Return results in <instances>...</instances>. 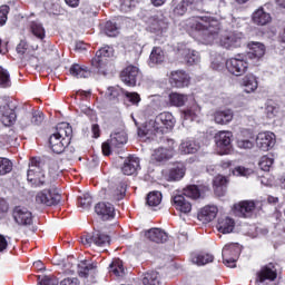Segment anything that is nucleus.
<instances>
[{"instance_id":"f257e3e1","label":"nucleus","mask_w":285,"mask_h":285,"mask_svg":"<svg viewBox=\"0 0 285 285\" xmlns=\"http://www.w3.org/2000/svg\"><path fill=\"white\" fill-rule=\"evenodd\" d=\"M187 27L199 32L204 43H219L226 50L242 48L246 39L239 31H222L219 20L208 16L191 18Z\"/></svg>"},{"instance_id":"f03ea898","label":"nucleus","mask_w":285,"mask_h":285,"mask_svg":"<svg viewBox=\"0 0 285 285\" xmlns=\"http://www.w3.org/2000/svg\"><path fill=\"white\" fill-rule=\"evenodd\" d=\"M27 180L33 188H49L43 189L36 195L37 204H40L41 206H57V204L61 202V194H59V189L55 188L52 180H50V177L43 171L41 159H30Z\"/></svg>"},{"instance_id":"7ed1b4c3","label":"nucleus","mask_w":285,"mask_h":285,"mask_svg":"<svg viewBox=\"0 0 285 285\" xmlns=\"http://www.w3.org/2000/svg\"><path fill=\"white\" fill-rule=\"evenodd\" d=\"M175 128V117L170 112H161L146 122L145 135H164L166 130Z\"/></svg>"},{"instance_id":"20e7f679","label":"nucleus","mask_w":285,"mask_h":285,"mask_svg":"<svg viewBox=\"0 0 285 285\" xmlns=\"http://www.w3.org/2000/svg\"><path fill=\"white\" fill-rule=\"evenodd\" d=\"M225 66L230 72V75H234V77H242L243 75H246L248 72V60H246V57L238 55L234 58H229L226 60Z\"/></svg>"},{"instance_id":"39448f33","label":"nucleus","mask_w":285,"mask_h":285,"mask_svg":"<svg viewBox=\"0 0 285 285\" xmlns=\"http://www.w3.org/2000/svg\"><path fill=\"white\" fill-rule=\"evenodd\" d=\"M125 144H128V135L126 131H116L110 135V139L108 141L102 144V153L108 156L110 155V148H121Z\"/></svg>"},{"instance_id":"423d86ee","label":"nucleus","mask_w":285,"mask_h":285,"mask_svg":"<svg viewBox=\"0 0 285 285\" xmlns=\"http://www.w3.org/2000/svg\"><path fill=\"white\" fill-rule=\"evenodd\" d=\"M115 50L110 46H106L100 48L97 52L95 58L91 60L92 68H97L98 72H104V68L108 63V59L112 57Z\"/></svg>"},{"instance_id":"0eeeda50","label":"nucleus","mask_w":285,"mask_h":285,"mask_svg":"<svg viewBox=\"0 0 285 285\" xmlns=\"http://www.w3.org/2000/svg\"><path fill=\"white\" fill-rule=\"evenodd\" d=\"M168 18L163 13L151 16L147 20L148 30L154 35H164L168 30Z\"/></svg>"},{"instance_id":"6e6552de","label":"nucleus","mask_w":285,"mask_h":285,"mask_svg":"<svg viewBox=\"0 0 285 285\" xmlns=\"http://www.w3.org/2000/svg\"><path fill=\"white\" fill-rule=\"evenodd\" d=\"M259 202L255 200H243L238 204L234 205V213L237 217H244L245 219H249L255 215V209Z\"/></svg>"},{"instance_id":"1a4fd4ad","label":"nucleus","mask_w":285,"mask_h":285,"mask_svg":"<svg viewBox=\"0 0 285 285\" xmlns=\"http://www.w3.org/2000/svg\"><path fill=\"white\" fill-rule=\"evenodd\" d=\"M81 243L85 246H99L100 248H106V246H110V236L102 234L101 232H94L91 235H86L81 238Z\"/></svg>"},{"instance_id":"9d476101","label":"nucleus","mask_w":285,"mask_h":285,"mask_svg":"<svg viewBox=\"0 0 285 285\" xmlns=\"http://www.w3.org/2000/svg\"><path fill=\"white\" fill-rule=\"evenodd\" d=\"M176 51L178 52V57H181L183 61H185L187 66H195V63H199V52L191 50L185 43H178Z\"/></svg>"},{"instance_id":"9b49d317","label":"nucleus","mask_w":285,"mask_h":285,"mask_svg":"<svg viewBox=\"0 0 285 285\" xmlns=\"http://www.w3.org/2000/svg\"><path fill=\"white\" fill-rule=\"evenodd\" d=\"M215 141H216L217 148H220L223 150L220 151V155H228L232 148L233 132L219 131L218 134L215 135Z\"/></svg>"},{"instance_id":"f8f14e48","label":"nucleus","mask_w":285,"mask_h":285,"mask_svg":"<svg viewBox=\"0 0 285 285\" xmlns=\"http://www.w3.org/2000/svg\"><path fill=\"white\" fill-rule=\"evenodd\" d=\"M169 83L174 88H187V86H190V76L184 70L171 71Z\"/></svg>"},{"instance_id":"ddd939ff","label":"nucleus","mask_w":285,"mask_h":285,"mask_svg":"<svg viewBox=\"0 0 285 285\" xmlns=\"http://www.w3.org/2000/svg\"><path fill=\"white\" fill-rule=\"evenodd\" d=\"M13 219L19 226H30L32 224V213L26 207L18 206L13 209Z\"/></svg>"},{"instance_id":"4468645a","label":"nucleus","mask_w":285,"mask_h":285,"mask_svg":"<svg viewBox=\"0 0 285 285\" xmlns=\"http://www.w3.org/2000/svg\"><path fill=\"white\" fill-rule=\"evenodd\" d=\"M256 146L265 153L275 146V134L271 131L259 132L256 137Z\"/></svg>"},{"instance_id":"2eb2a0df","label":"nucleus","mask_w":285,"mask_h":285,"mask_svg":"<svg viewBox=\"0 0 285 285\" xmlns=\"http://www.w3.org/2000/svg\"><path fill=\"white\" fill-rule=\"evenodd\" d=\"M120 78L121 81L126 83V86H137V79H139V68L135 66H128L121 71Z\"/></svg>"},{"instance_id":"dca6fc26","label":"nucleus","mask_w":285,"mask_h":285,"mask_svg":"<svg viewBox=\"0 0 285 285\" xmlns=\"http://www.w3.org/2000/svg\"><path fill=\"white\" fill-rule=\"evenodd\" d=\"M252 21L255 23V26H268V23L273 21V18L271 17V13L264 9V7H259L253 12Z\"/></svg>"},{"instance_id":"f3484780","label":"nucleus","mask_w":285,"mask_h":285,"mask_svg":"<svg viewBox=\"0 0 285 285\" xmlns=\"http://www.w3.org/2000/svg\"><path fill=\"white\" fill-rule=\"evenodd\" d=\"M265 279H269V282H275V279H277V269L273 263L262 267L257 274V282L264 284Z\"/></svg>"},{"instance_id":"a211bd4d","label":"nucleus","mask_w":285,"mask_h":285,"mask_svg":"<svg viewBox=\"0 0 285 285\" xmlns=\"http://www.w3.org/2000/svg\"><path fill=\"white\" fill-rule=\"evenodd\" d=\"M95 210L105 222L115 218V206L110 203H98Z\"/></svg>"},{"instance_id":"6ab92c4d","label":"nucleus","mask_w":285,"mask_h":285,"mask_svg":"<svg viewBox=\"0 0 285 285\" xmlns=\"http://www.w3.org/2000/svg\"><path fill=\"white\" fill-rule=\"evenodd\" d=\"M70 144V138L63 139L59 136H56V134H52L49 138V146L52 150V153H56L57 155H61L63 150H66V146Z\"/></svg>"},{"instance_id":"aec40b11","label":"nucleus","mask_w":285,"mask_h":285,"mask_svg":"<svg viewBox=\"0 0 285 285\" xmlns=\"http://www.w3.org/2000/svg\"><path fill=\"white\" fill-rule=\"evenodd\" d=\"M126 183H119L115 186H109L107 190V198L112 199L114 202H120V199H124L126 197Z\"/></svg>"},{"instance_id":"412c9836","label":"nucleus","mask_w":285,"mask_h":285,"mask_svg":"<svg viewBox=\"0 0 285 285\" xmlns=\"http://www.w3.org/2000/svg\"><path fill=\"white\" fill-rule=\"evenodd\" d=\"M0 115L3 126H12L17 121V114L8 104L0 107Z\"/></svg>"},{"instance_id":"4be33fe9","label":"nucleus","mask_w":285,"mask_h":285,"mask_svg":"<svg viewBox=\"0 0 285 285\" xmlns=\"http://www.w3.org/2000/svg\"><path fill=\"white\" fill-rule=\"evenodd\" d=\"M145 236L149 242H154L155 244L168 242V234L161 228H151L145 233Z\"/></svg>"},{"instance_id":"5701e85b","label":"nucleus","mask_w":285,"mask_h":285,"mask_svg":"<svg viewBox=\"0 0 285 285\" xmlns=\"http://www.w3.org/2000/svg\"><path fill=\"white\" fill-rule=\"evenodd\" d=\"M171 6L174 14L184 17V14L188 12V8L195 6V0H173Z\"/></svg>"},{"instance_id":"b1692460","label":"nucleus","mask_w":285,"mask_h":285,"mask_svg":"<svg viewBox=\"0 0 285 285\" xmlns=\"http://www.w3.org/2000/svg\"><path fill=\"white\" fill-rule=\"evenodd\" d=\"M173 157H175V150L166 147H159L154 150L151 155L153 161H168V159H173Z\"/></svg>"},{"instance_id":"393cba45","label":"nucleus","mask_w":285,"mask_h":285,"mask_svg":"<svg viewBox=\"0 0 285 285\" xmlns=\"http://www.w3.org/2000/svg\"><path fill=\"white\" fill-rule=\"evenodd\" d=\"M234 116L230 109L217 110L214 114V121L219 126H226L233 121Z\"/></svg>"},{"instance_id":"a878e982","label":"nucleus","mask_w":285,"mask_h":285,"mask_svg":"<svg viewBox=\"0 0 285 285\" xmlns=\"http://www.w3.org/2000/svg\"><path fill=\"white\" fill-rule=\"evenodd\" d=\"M174 206L176 210L184 213V215H188V213L193 210V205L186 199V197H184V195L174 196Z\"/></svg>"},{"instance_id":"bb28decb","label":"nucleus","mask_w":285,"mask_h":285,"mask_svg":"<svg viewBox=\"0 0 285 285\" xmlns=\"http://www.w3.org/2000/svg\"><path fill=\"white\" fill-rule=\"evenodd\" d=\"M240 85L243 86L244 91L250 95V92L257 90L259 82H257V77H255V75L249 73L243 77Z\"/></svg>"},{"instance_id":"cd10ccee","label":"nucleus","mask_w":285,"mask_h":285,"mask_svg":"<svg viewBox=\"0 0 285 285\" xmlns=\"http://www.w3.org/2000/svg\"><path fill=\"white\" fill-rule=\"evenodd\" d=\"M218 233H223V235H228V233H233L235 228V220L230 217H220L216 225Z\"/></svg>"},{"instance_id":"c85d7f7f","label":"nucleus","mask_w":285,"mask_h":285,"mask_svg":"<svg viewBox=\"0 0 285 285\" xmlns=\"http://www.w3.org/2000/svg\"><path fill=\"white\" fill-rule=\"evenodd\" d=\"M69 72L71 77H76V79H88L92 76V71H90L88 67L78 63L72 65Z\"/></svg>"},{"instance_id":"c756f323","label":"nucleus","mask_w":285,"mask_h":285,"mask_svg":"<svg viewBox=\"0 0 285 285\" xmlns=\"http://www.w3.org/2000/svg\"><path fill=\"white\" fill-rule=\"evenodd\" d=\"M139 170V158L131 156L128 157L122 166L124 175H135Z\"/></svg>"},{"instance_id":"7c9ffc66","label":"nucleus","mask_w":285,"mask_h":285,"mask_svg":"<svg viewBox=\"0 0 285 285\" xmlns=\"http://www.w3.org/2000/svg\"><path fill=\"white\" fill-rule=\"evenodd\" d=\"M217 213H219V209L217 208V206L207 205L200 210L198 217L203 222H213V219L217 217Z\"/></svg>"},{"instance_id":"2f4dec72","label":"nucleus","mask_w":285,"mask_h":285,"mask_svg":"<svg viewBox=\"0 0 285 285\" xmlns=\"http://www.w3.org/2000/svg\"><path fill=\"white\" fill-rule=\"evenodd\" d=\"M214 191L218 197H224L226 194V184H228V179L225 176L218 175L213 180Z\"/></svg>"},{"instance_id":"473e14b6","label":"nucleus","mask_w":285,"mask_h":285,"mask_svg":"<svg viewBox=\"0 0 285 285\" xmlns=\"http://www.w3.org/2000/svg\"><path fill=\"white\" fill-rule=\"evenodd\" d=\"M235 250V245H227L223 248V262L229 268H234L235 263L237 262V255L230 257V253Z\"/></svg>"},{"instance_id":"72a5a7b5","label":"nucleus","mask_w":285,"mask_h":285,"mask_svg":"<svg viewBox=\"0 0 285 285\" xmlns=\"http://www.w3.org/2000/svg\"><path fill=\"white\" fill-rule=\"evenodd\" d=\"M53 135L62 139H69L70 142V139H72V127L68 122H60L57 126V132Z\"/></svg>"},{"instance_id":"f704fd0d","label":"nucleus","mask_w":285,"mask_h":285,"mask_svg":"<svg viewBox=\"0 0 285 285\" xmlns=\"http://www.w3.org/2000/svg\"><path fill=\"white\" fill-rule=\"evenodd\" d=\"M215 257L210 254H193L191 255V262L193 264H196V266H206V264L213 263Z\"/></svg>"},{"instance_id":"c9c22d12","label":"nucleus","mask_w":285,"mask_h":285,"mask_svg":"<svg viewBox=\"0 0 285 285\" xmlns=\"http://www.w3.org/2000/svg\"><path fill=\"white\" fill-rule=\"evenodd\" d=\"M164 50L160 47H154L149 56V66H157L164 63Z\"/></svg>"},{"instance_id":"e433bc0d","label":"nucleus","mask_w":285,"mask_h":285,"mask_svg":"<svg viewBox=\"0 0 285 285\" xmlns=\"http://www.w3.org/2000/svg\"><path fill=\"white\" fill-rule=\"evenodd\" d=\"M186 175V167L184 164H178L169 170V179L171 181H179Z\"/></svg>"},{"instance_id":"4c0bfd02","label":"nucleus","mask_w":285,"mask_h":285,"mask_svg":"<svg viewBox=\"0 0 285 285\" xmlns=\"http://www.w3.org/2000/svg\"><path fill=\"white\" fill-rule=\"evenodd\" d=\"M179 150L183 155H193L199 150V146L193 140H185L180 144Z\"/></svg>"},{"instance_id":"58836bf2","label":"nucleus","mask_w":285,"mask_h":285,"mask_svg":"<svg viewBox=\"0 0 285 285\" xmlns=\"http://www.w3.org/2000/svg\"><path fill=\"white\" fill-rule=\"evenodd\" d=\"M188 101V96L177 92L169 94V104L170 106H176L177 108H181V106L186 105Z\"/></svg>"},{"instance_id":"ea45409f","label":"nucleus","mask_w":285,"mask_h":285,"mask_svg":"<svg viewBox=\"0 0 285 285\" xmlns=\"http://www.w3.org/2000/svg\"><path fill=\"white\" fill-rule=\"evenodd\" d=\"M110 273H114L116 277H124L126 275V269L124 268V262L121 259L117 258L112 261V263L109 265Z\"/></svg>"},{"instance_id":"a19ab883","label":"nucleus","mask_w":285,"mask_h":285,"mask_svg":"<svg viewBox=\"0 0 285 285\" xmlns=\"http://www.w3.org/2000/svg\"><path fill=\"white\" fill-rule=\"evenodd\" d=\"M142 284L144 285H159L161 284L159 273L151 271L147 272L142 276Z\"/></svg>"},{"instance_id":"79ce46f5","label":"nucleus","mask_w":285,"mask_h":285,"mask_svg":"<svg viewBox=\"0 0 285 285\" xmlns=\"http://www.w3.org/2000/svg\"><path fill=\"white\" fill-rule=\"evenodd\" d=\"M200 108L197 105H193L191 107L185 109L181 112V118L184 119V121H193L195 119V117H197L200 112Z\"/></svg>"},{"instance_id":"37998d69","label":"nucleus","mask_w":285,"mask_h":285,"mask_svg":"<svg viewBox=\"0 0 285 285\" xmlns=\"http://www.w3.org/2000/svg\"><path fill=\"white\" fill-rule=\"evenodd\" d=\"M183 197H188L189 199H199L200 193L196 185H189L183 190Z\"/></svg>"},{"instance_id":"c03bdc74","label":"nucleus","mask_w":285,"mask_h":285,"mask_svg":"<svg viewBox=\"0 0 285 285\" xmlns=\"http://www.w3.org/2000/svg\"><path fill=\"white\" fill-rule=\"evenodd\" d=\"M31 32L37 39H46V29H43V24L39 22L31 23Z\"/></svg>"},{"instance_id":"a18cd8bd","label":"nucleus","mask_w":285,"mask_h":285,"mask_svg":"<svg viewBox=\"0 0 285 285\" xmlns=\"http://www.w3.org/2000/svg\"><path fill=\"white\" fill-rule=\"evenodd\" d=\"M161 204V193L160 191H150L147 195V205L150 207H156Z\"/></svg>"},{"instance_id":"49530a36","label":"nucleus","mask_w":285,"mask_h":285,"mask_svg":"<svg viewBox=\"0 0 285 285\" xmlns=\"http://www.w3.org/2000/svg\"><path fill=\"white\" fill-rule=\"evenodd\" d=\"M12 81L10 80V72L3 67H0V88H10Z\"/></svg>"},{"instance_id":"de8ad7c7","label":"nucleus","mask_w":285,"mask_h":285,"mask_svg":"<svg viewBox=\"0 0 285 285\" xmlns=\"http://www.w3.org/2000/svg\"><path fill=\"white\" fill-rule=\"evenodd\" d=\"M95 268V265L88 263V261H82L78 264V275L80 277H88V273Z\"/></svg>"},{"instance_id":"09e8293b","label":"nucleus","mask_w":285,"mask_h":285,"mask_svg":"<svg viewBox=\"0 0 285 285\" xmlns=\"http://www.w3.org/2000/svg\"><path fill=\"white\" fill-rule=\"evenodd\" d=\"M12 173V161L8 158L0 157V177Z\"/></svg>"},{"instance_id":"8fccbe9b","label":"nucleus","mask_w":285,"mask_h":285,"mask_svg":"<svg viewBox=\"0 0 285 285\" xmlns=\"http://www.w3.org/2000/svg\"><path fill=\"white\" fill-rule=\"evenodd\" d=\"M250 50L252 55L256 59H262V57L266 53V47H264V45L259 42H254Z\"/></svg>"},{"instance_id":"3c124183","label":"nucleus","mask_w":285,"mask_h":285,"mask_svg":"<svg viewBox=\"0 0 285 285\" xmlns=\"http://www.w3.org/2000/svg\"><path fill=\"white\" fill-rule=\"evenodd\" d=\"M105 35L107 37H117L119 35V29L117 24L112 21H107L105 24Z\"/></svg>"},{"instance_id":"603ef678","label":"nucleus","mask_w":285,"mask_h":285,"mask_svg":"<svg viewBox=\"0 0 285 285\" xmlns=\"http://www.w3.org/2000/svg\"><path fill=\"white\" fill-rule=\"evenodd\" d=\"M78 204L80 208H83L85 210L90 208L92 206V196L90 194H83L82 196H79Z\"/></svg>"},{"instance_id":"864d4df0","label":"nucleus","mask_w":285,"mask_h":285,"mask_svg":"<svg viewBox=\"0 0 285 285\" xmlns=\"http://www.w3.org/2000/svg\"><path fill=\"white\" fill-rule=\"evenodd\" d=\"M273 157L269 156H263L258 163V166L261 169H263L265 173H268L271 170V166L274 164Z\"/></svg>"},{"instance_id":"5fc2aeb1","label":"nucleus","mask_w":285,"mask_h":285,"mask_svg":"<svg viewBox=\"0 0 285 285\" xmlns=\"http://www.w3.org/2000/svg\"><path fill=\"white\" fill-rule=\"evenodd\" d=\"M125 90L121 89L120 87H109L107 90V95L110 100L119 99L121 95H125Z\"/></svg>"},{"instance_id":"6e6d98bb","label":"nucleus","mask_w":285,"mask_h":285,"mask_svg":"<svg viewBox=\"0 0 285 285\" xmlns=\"http://www.w3.org/2000/svg\"><path fill=\"white\" fill-rule=\"evenodd\" d=\"M253 173H255L253 169L242 166H238L234 169V175H236V177H250Z\"/></svg>"},{"instance_id":"4d7b16f0","label":"nucleus","mask_w":285,"mask_h":285,"mask_svg":"<svg viewBox=\"0 0 285 285\" xmlns=\"http://www.w3.org/2000/svg\"><path fill=\"white\" fill-rule=\"evenodd\" d=\"M125 97L132 104V106H139V102L141 101V96L137 92L125 91Z\"/></svg>"},{"instance_id":"13d9d810","label":"nucleus","mask_w":285,"mask_h":285,"mask_svg":"<svg viewBox=\"0 0 285 285\" xmlns=\"http://www.w3.org/2000/svg\"><path fill=\"white\" fill-rule=\"evenodd\" d=\"M279 112V107H277V105H275V102H268L266 106V115L269 119H273V117H275V115Z\"/></svg>"},{"instance_id":"bf43d9fd","label":"nucleus","mask_w":285,"mask_h":285,"mask_svg":"<svg viewBox=\"0 0 285 285\" xmlns=\"http://www.w3.org/2000/svg\"><path fill=\"white\" fill-rule=\"evenodd\" d=\"M8 12H10V7H0V26H6V22L8 21Z\"/></svg>"},{"instance_id":"052dcab7","label":"nucleus","mask_w":285,"mask_h":285,"mask_svg":"<svg viewBox=\"0 0 285 285\" xmlns=\"http://www.w3.org/2000/svg\"><path fill=\"white\" fill-rule=\"evenodd\" d=\"M59 281L55 276H45L39 282L38 285H57Z\"/></svg>"},{"instance_id":"680f3d73","label":"nucleus","mask_w":285,"mask_h":285,"mask_svg":"<svg viewBox=\"0 0 285 285\" xmlns=\"http://www.w3.org/2000/svg\"><path fill=\"white\" fill-rule=\"evenodd\" d=\"M43 121V112L41 111H33L31 117V124L35 126H39Z\"/></svg>"},{"instance_id":"e2e57ef3","label":"nucleus","mask_w":285,"mask_h":285,"mask_svg":"<svg viewBox=\"0 0 285 285\" xmlns=\"http://www.w3.org/2000/svg\"><path fill=\"white\" fill-rule=\"evenodd\" d=\"M237 146L238 148H243L244 150H250V148H253V141L248 139H238Z\"/></svg>"},{"instance_id":"0e129e2a","label":"nucleus","mask_w":285,"mask_h":285,"mask_svg":"<svg viewBox=\"0 0 285 285\" xmlns=\"http://www.w3.org/2000/svg\"><path fill=\"white\" fill-rule=\"evenodd\" d=\"M224 58L219 56L217 60L212 61V68L213 70H223L224 69Z\"/></svg>"},{"instance_id":"69168bd1","label":"nucleus","mask_w":285,"mask_h":285,"mask_svg":"<svg viewBox=\"0 0 285 285\" xmlns=\"http://www.w3.org/2000/svg\"><path fill=\"white\" fill-rule=\"evenodd\" d=\"M16 50L18 55H26V52H28V42H26V40H21Z\"/></svg>"},{"instance_id":"338daca9","label":"nucleus","mask_w":285,"mask_h":285,"mask_svg":"<svg viewBox=\"0 0 285 285\" xmlns=\"http://www.w3.org/2000/svg\"><path fill=\"white\" fill-rule=\"evenodd\" d=\"M137 6V0H125L121 4V10H130V8H135Z\"/></svg>"},{"instance_id":"774afa93","label":"nucleus","mask_w":285,"mask_h":285,"mask_svg":"<svg viewBox=\"0 0 285 285\" xmlns=\"http://www.w3.org/2000/svg\"><path fill=\"white\" fill-rule=\"evenodd\" d=\"M60 285H79V278H65L60 282Z\"/></svg>"}]
</instances>
